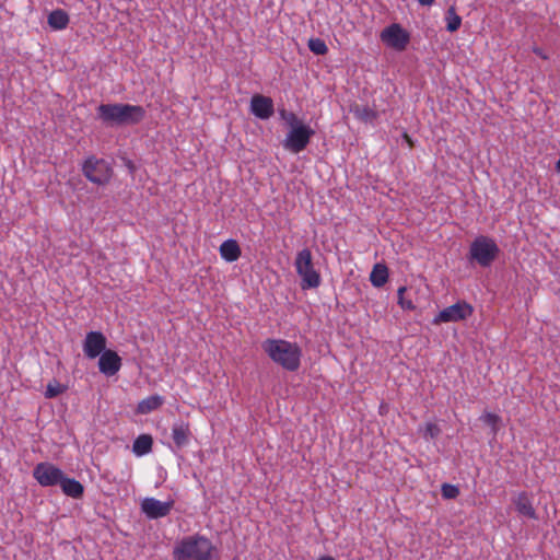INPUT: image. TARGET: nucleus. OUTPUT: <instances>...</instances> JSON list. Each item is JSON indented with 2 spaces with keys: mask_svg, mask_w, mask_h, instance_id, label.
<instances>
[{
  "mask_svg": "<svg viewBox=\"0 0 560 560\" xmlns=\"http://www.w3.org/2000/svg\"><path fill=\"white\" fill-rule=\"evenodd\" d=\"M82 173L90 182L105 185L113 176V168L105 160L89 156L82 165Z\"/></svg>",
  "mask_w": 560,
  "mask_h": 560,
  "instance_id": "nucleus-6",
  "label": "nucleus"
},
{
  "mask_svg": "<svg viewBox=\"0 0 560 560\" xmlns=\"http://www.w3.org/2000/svg\"><path fill=\"white\" fill-rule=\"evenodd\" d=\"M318 560H335V559L330 556H324V557H320Z\"/></svg>",
  "mask_w": 560,
  "mask_h": 560,
  "instance_id": "nucleus-35",
  "label": "nucleus"
},
{
  "mask_svg": "<svg viewBox=\"0 0 560 560\" xmlns=\"http://www.w3.org/2000/svg\"><path fill=\"white\" fill-rule=\"evenodd\" d=\"M380 38L386 46L402 51L410 42V34L400 24L393 23L381 32Z\"/></svg>",
  "mask_w": 560,
  "mask_h": 560,
  "instance_id": "nucleus-8",
  "label": "nucleus"
},
{
  "mask_svg": "<svg viewBox=\"0 0 560 560\" xmlns=\"http://www.w3.org/2000/svg\"><path fill=\"white\" fill-rule=\"evenodd\" d=\"M262 350L278 365L289 372H295L301 366L302 349L296 342L284 339H266Z\"/></svg>",
  "mask_w": 560,
  "mask_h": 560,
  "instance_id": "nucleus-1",
  "label": "nucleus"
},
{
  "mask_svg": "<svg viewBox=\"0 0 560 560\" xmlns=\"http://www.w3.org/2000/svg\"><path fill=\"white\" fill-rule=\"evenodd\" d=\"M98 117L106 124L126 126L137 125L145 117V109L131 104H101L97 107Z\"/></svg>",
  "mask_w": 560,
  "mask_h": 560,
  "instance_id": "nucleus-2",
  "label": "nucleus"
},
{
  "mask_svg": "<svg viewBox=\"0 0 560 560\" xmlns=\"http://www.w3.org/2000/svg\"><path fill=\"white\" fill-rule=\"evenodd\" d=\"M446 30L451 33L456 32L462 25V18L456 13L455 8H448L446 15Z\"/></svg>",
  "mask_w": 560,
  "mask_h": 560,
  "instance_id": "nucleus-24",
  "label": "nucleus"
},
{
  "mask_svg": "<svg viewBox=\"0 0 560 560\" xmlns=\"http://www.w3.org/2000/svg\"><path fill=\"white\" fill-rule=\"evenodd\" d=\"M280 117L287 122L290 129L295 128L296 126L304 125L298 116L292 112H287L285 109H281L279 112Z\"/></svg>",
  "mask_w": 560,
  "mask_h": 560,
  "instance_id": "nucleus-29",
  "label": "nucleus"
},
{
  "mask_svg": "<svg viewBox=\"0 0 560 560\" xmlns=\"http://www.w3.org/2000/svg\"><path fill=\"white\" fill-rule=\"evenodd\" d=\"M69 24V15L61 9L54 10L48 15V25L57 31L65 30Z\"/></svg>",
  "mask_w": 560,
  "mask_h": 560,
  "instance_id": "nucleus-20",
  "label": "nucleus"
},
{
  "mask_svg": "<svg viewBox=\"0 0 560 560\" xmlns=\"http://www.w3.org/2000/svg\"><path fill=\"white\" fill-rule=\"evenodd\" d=\"M33 476L40 486L52 487L60 485L65 474L50 463H39L35 466Z\"/></svg>",
  "mask_w": 560,
  "mask_h": 560,
  "instance_id": "nucleus-10",
  "label": "nucleus"
},
{
  "mask_svg": "<svg viewBox=\"0 0 560 560\" xmlns=\"http://www.w3.org/2000/svg\"><path fill=\"white\" fill-rule=\"evenodd\" d=\"M402 137H404V139L406 140V142L408 143V145H409L410 148H412V147H413V141H412V139L410 138V136H409L407 132H405Z\"/></svg>",
  "mask_w": 560,
  "mask_h": 560,
  "instance_id": "nucleus-33",
  "label": "nucleus"
},
{
  "mask_svg": "<svg viewBox=\"0 0 560 560\" xmlns=\"http://www.w3.org/2000/svg\"><path fill=\"white\" fill-rule=\"evenodd\" d=\"M308 48L315 55H325L328 51L326 43L320 38H311L308 40Z\"/></svg>",
  "mask_w": 560,
  "mask_h": 560,
  "instance_id": "nucleus-28",
  "label": "nucleus"
},
{
  "mask_svg": "<svg viewBox=\"0 0 560 560\" xmlns=\"http://www.w3.org/2000/svg\"><path fill=\"white\" fill-rule=\"evenodd\" d=\"M214 546L202 535L195 534L184 537L173 549L174 560H210Z\"/></svg>",
  "mask_w": 560,
  "mask_h": 560,
  "instance_id": "nucleus-3",
  "label": "nucleus"
},
{
  "mask_svg": "<svg viewBox=\"0 0 560 560\" xmlns=\"http://www.w3.org/2000/svg\"><path fill=\"white\" fill-rule=\"evenodd\" d=\"M480 420L486 425H489L491 428V431H492L493 434H495L499 431V423L501 421V418L498 415L492 413V412H485L480 417Z\"/></svg>",
  "mask_w": 560,
  "mask_h": 560,
  "instance_id": "nucleus-27",
  "label": "nucleus"
},
{
  "mask_svg": "<svg viewBox=\"0 0 560 560\" xmlns=\"http://www.w3.org/2000/svg\"><path fill=\"white\" fill-rule=\"evenodd\" d=\"M98 357V370L102 374L110 377L118 373L122 363L117 352L107 349Z\"/></svg>",
  "mask_w": 560,
  "mask_h": 560,
  "instance_id": "nucleus-13",
  "label": "nucleus"
},
{
  "mask_svg": "<svg viewBox=\"0 0 560 560\" xmlns=\"http://www.w3.org/2000/svg\"><path fill=\"white\" fill-rule=\"evenodd\" d=\"M152 444H153V440H152L151 435L141 434L135 440V442L132 444V452L137 456H143L151 452Z\"/></svg>",
  "mask_w": 560,
  "mask_h": 560,
  "instance_id": "nucleus-21",
  "label": "nucleus"
},
{
  "mask_svg": "<svg viewBox=\"0 0 560 560\" xmlns=\"http://www.w3.org/2000/svg\"><path fill=\"white\" fill-rule=\"evenodd\" d=\"M314 133L307 125L296 126L287 133L283 148L292 153H300L306 149Z\"/></svg>",
  "mask_w": 560,
  "mask_h": 560,
  "instance_id": "nucleus-7",
  "label": "nucleus"
},
{
  "mask_svg": "<svg viewBox=\"0 0 560 560\" xmlns=\"http://www.w3.org/2000/svg\"><path fill=\"white\" fill-rule=\"evenodd\" d=\"M60 487L66 495L73 499H80L84 493V487L80 481L66 476H63Z\"/></svg>",
  "mask_w": 560,
  "mask_h": 560,
  "instance_id": "nucleus-18",
  "label": "nucleus"
},
{
  "mask_svg": "<svg viewBox=\"0 0 560 560\" xmlns=\"http://www.w3.org/2000/svg\"><path fill=\"white\" fill-rule=\"evenodd\" d=\"M351 110L358 119L364 122L373 121L377 116L376 112L369 106L355 105Z\"/></svg>",
  "mask_w": 560,
  "mask_h": 560,
  "instance_id": "nucleus-23",
  "label": "nucleus"
},
{
  "mask_svg": "<svg viewBox=\"0 0 560 560\" xmlns=\"http://www.w3.org/2000/svg\"><path fill=\"white\" fill-rule=\"evenodd\" d=\"M173 501L162 502L154 498H145L141 502V511L151 520H158L170 514Z\"/></svg>",
  "mask_w": 560,
  "mask_h": 560,
  "instance_id": "nucleus-12",
  "label": "nucleus"
},
{
  "mask_svg": "<svg viewBox=\"0 0 560 560\" xmlns=\"http://www.w3.org/2000/svg\"><path fill=\"white\" fill-rule=\"evenodd\" d=\"M250 112L259 119H269L273 115V102L270 97L255 94L250 100Z\"/></svg>",
  "mask_w": 560,
  "mask_h": 560,
  "instance_id": "nucleus-14",
  "label": "nucleus"
},
{
  "mask_svg": "<svg viewBox=\"0 0 560 560\" xmlns=\"http://www.w3.org/2000/svg\"><path fill=\"white\" fill-rule=\"evenodd\" d=\"M387 280H388L387 267L383 264H376L373 267L372 272L370 275L371 283L376 288H381L387 282Z\"/></svg>",
  "mask_w": 560,
  "mask_h": 560,
  "instance_id": "nucleus-22",
  "label": "nucleus"
},
{
  "mask_svg": "<svg viewBox=\"0 0 560 560\" xmlns=\"http://www.w3.org/2000/svg\"><path fill=\"white\" fill-rule=\"evenodd\" d=\"M398 304L402 310L413 311L416 305L410 296L409 290L406 287H400L398 289Z\"/></svg>",
  "mask_w": 560,
  "mask_h": 560,
  "instance_id": "nucleus-25",
  "label": "nucleus"
},
{
  "mask_svg": "<svg viewBox=\"0 0 560 560\" xmlns=\"http://www.w3.org/2000/svg\"><path fill=\"white\" fill-rule=\"evenodd\" d=\"M294 268L301 279L300 287L302 290L317 289L320 285V272L315 267L310 248H303L296 253Z\"/></svg>",
  "mask_w": 560,
  "mask_h": 560,
  "instance_id": "nucleus-4",
  "label": "nucleus"
},
{
  "mask_svg": "<svg viewBox=\"0 0 560 560\" xmlns=\"http://www.w3.org/2000/svg\"><path fill=\"white\" fill-rule=\"evenodd\" d=\"M500 248L497 243L488 237L480 235L470 244V258L476 260L481 267H488L498 257Z\"/></svg>",
  "mask_w": 560,
  "mask_h": 560,
  "instance_id": "nucleus-5",
  "label": "nucleus"
},
{
  "mask_svg": "<svg viewBox=\"0 0 560 560\" xmlns=\"http://www.w3.org/2000/svg\"><path fill=\"white\" fill-rule=\"evenodd\" d=\"M66 390H67V386L60 384L56 380H52L46 386L45 397L46 398H55L58 395L65 393Z\"/></svg>",
  "mask_w": 560,
  "mask_h": 560,
  "instance_id": "nucleus-26",
  "label": "nucleus"
},
{
  "mask_svg": "<svg viewBox=\"0 0 560 560\" xmlns=\"http://www.w3.org/2000/svg\"><path fill=\"white\" fill-rule=\"evenodd\" d=\"M556 167L558 171H560V159L558 160Z\"/></svg>",
  "mask_w": 560,
  "mask_h": 560,
  "instance_id": "nucleus-36",
  "label": "nucleus"
},
{
  "mask_svg": "<svg viewBox=\"0 0 560 560\" xmlns=\"http://www.w3.org/2000/svg\"><path fill=\"white\" fill-rule=\"evenodd\" d=\"M422 5H432L435 0H418Z\"/></svg>",
  "mask_w": 560,
  "mask_h": 560,
  "instance_id": "nucleus-34",
  "label": "nucleus"
},
{
  "mask_svg": "<svg viewBox=\"0 0 560 560\" xmlns=\"http://www.w3.org/2000/svg\"><path fill=\"white\" fill-rule=\"evenodd\" d=\"M219 253L222 259L228 262L236 261L241 257V247L235 240L224 241L220 247Z\"/></svg>",
  "mask_w": 560,
  "mask_h": 560,
  "instance_id": "nucleus-16",
  "label": "nucleus"
},
{
  "mask_svg": "<svg viewBox=\"0 0 560 560\" xmlns=\"http://www.w3.org/2000/svg\"><path fill=\"white\" fill-rule=\"evenodd\" d=\"M106 337L101 331H90L83 341V352L89 359H95L106 351Z\"/></svg>",
  "mask_w": 560,
  "mask_h": 560,
  "instance_id": "nucleus-11",
  "label": "nucleus"
},
{
  "mask_svg": "<svg viewBox=\"0 0 560 560\" xmlns=\"http://www.w3.org/2000/svg\"><path fill=\"white\" fill-rule=\"evenodd\" d=\"M441 493L444 499H455L459 495V489L451 483H443Z\"/></svg>",
  "mask_w": 560,
  "mask_h": 560,
  "instance_id": "nucleus-31",
  "label": "nucleus"
},
{
  "mask_svg": "<svg viewBox=\"0 0 560 560\" xmlns=\"http://www.w3.org/2000/svg\"><path fill=\"white\" fill-rule=\"evenodd\" d=\"M474 308L465 301H459L451 306L442 310L434 318L433 324L440 325L442 323L459 322L470 317Z\"/></svg>",
  "mask_w": 560,
  "mask_h": 560,
  "instance_id": "nucleus-9",
  "label": "nucleus"
},
{
  "mask_svg": "<svg viewBox=\"0 0 560 560\" xmlns=\"http://www.w3.org/2000/svg\"><path fill=\"white\" fill-rule=\"evenodd\" d=\"M164 402V398L160 395L149 396L141 401H139L137 406V412L139 415H148L156 409H159Z\"/></svg>",
  "mask_w": 560,
  "mask_h": 560,
  "instance_id": "nucleus-19",
  "label": "nucleus"
},
{
  "mask_svg": "<svg viewBox=\"0 0 560 560\" xmlns=\"http://www.w3.org/2000/svg\"><path fill=\"white\" fill-rule=\"evenodd\" d=\"M190 429L188 423H175L172 428V438L178 448L186 446L189 443Z\"/></svg>",
  "mask_w": 560,
  "mask_h": 560,
  "instance_id": "nucleus-17",
  "label": "nucleus"
},
{
  "mask_svg": "<svg viewBox=\"0 0 560 560\" xmlns=\"http://www.w3.org/2000/svg\"><path fill=\"white\" fill-rule=\"evenodd\" d=\"M533 51H534L537 56H539L540 58H542V59H548V56L544 52V50H542L541 48H539V47H534V48H533Z\"/></svg>",
  "mask_w": 560,
  "mask_h": 560,
  "instance_id": "nucleus-32",
  "label": "nucleus"
},
{
  "mask_svg": "<svg viewBox=\"0 0 560 560\" xmlns=\"http://www.w3.org/2000/svg\"><path fill=\"white\" fill-rule=\"evenodd\" d=\"M441 433V429L436 423L433 422H427L423 427V438L429 440L436 439Z\"/></svg>",
  "mask_w": 560,
  "mask_h": 560,
  "instance_id": "nucleus-30",
  "label": "nucleus"
},
{
  "mask_svg": "<svg viewBox=\"0 0 560 560\" xmlns=\"http://www.w3.org/2000/svg\"><path fill=\"white\" fill-rule=\"evenodd\" d=\"M517 513L530 520H537L536 510L533 506L532 499L526 492H520L513 500Z\"/></svg>",
  "mask_w": 560,
  "mask_h": 560,
  "instance_id": "nucleus-15",
  "label": "nucleus"
}]
</instances>
